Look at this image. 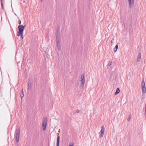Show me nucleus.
Masks as SVG:
<instances>
[{
	"label": "nucleus",
	"mask_w": 146,
	"mask_h": 146,
	"mask_svg": "<svg viewBox=\"0 0 146 146\" xmlns=\"http://www.w3.org/2000/svg\"><path fill=\"white\" fill-rule=\"evenodd\" d=\"M60 37L59 35L57 34L56 36V46L58 49L60 50L61 49V46L60 43Z\"/></svg>",
	"instance_id": "obj_1"
},
{
	"label": "nucleus",
	"mask_w": 146,
	"mask_h": 146,
	"mask_svg": "<svg viewBox=\"0 0 146 146\" xmlns=\"http://www.w3.org/2000/svg\"><path fill=\"white\" fill-rule=\"evenodd\" d=\"M47 119V117L44 118L42 120V129L43 130H45L46 129Z\"/></svg>",
	"instance_id": "obj_2"
},
{
	"label": "nucleus",
	"mask_w": 146,
	"mask_h": 146,
	"mask_svg": "<svg viewBox=\"0 0 146 146\" xmlns=\"http://www.w3.org/2000/svg\"><path fill=\"white\" fill-rule=\"evenodd\" d=\"M141 85L142 86V92L144 93H145L146 92V88L145 87V83L143 79V80L142 81Z\"/></svg>",
	"instance_id": "obj_3"
},
{
	"label": "nucleus",
	"mask_w": 146,
	"mask_h": 146,
	"mask_svg": "<svg viewBox=\"0 0 146 146\" xmlns=\"http://www.w3.org/2000/svg\"><path fill=\"white\" fill-rule=\"evenodd\" d=\"M81 83L80 84L81 88H83L84 87V85L85 82L84 74H82L81 77Z\"/></svg>",
	"instance_id": "obj_4"
},
{
	"label": "nucleus",
	"mask_w": 146,
	"mask_h": 146,
	"mask_svg": "<svg viewBox=\"0 0 146 146\" xmlns=\"http://www.w3.org/2000/svg\"><path fill=\"white\" fill-rule=\"evenodd\" d=\"M20 133V131L19 129L16 131L15 137L16 139V141L17 143L19 142V140Z\"/></svg>",
	"instance_id": "obj_5"
},
{
	"label": "nucleus",
	"mask_w": 146,
	"mask_h": 146,
	"mask_svg": "<svg viewBox=\"0 0 146 146\" xmlns=\"http://www.w3.org/2000/svg\"><path fill=\"white\" fill-rule=\"evenodd\" d=\"M25 28V26H23L22 25H20L18 26V29L19 32L21 33V34H22L23 32V31Z\"/></svg>",
	"instance_id": "obj_6"
},
{
	"label": "nucleus",
	"mask_w": 146,
	"mask_h": 146,
	"mask_svg": "<svg viewBox=\"0 0 146 146\" xmlns=\"http://www.w3.org/2000/svg\"><path fill=\"white\" fill-rule=\"evenodd\" d=\"M101 128L102 129L101 130V131L100 132V136L102 137L104 135V133L105 128L103 126H102Z\"/></svg>",
	"instance_id": "obj_7"
},
{
	"label": "nucleus",
	"mask_w": 146,
	"mask_h": 146,
	"mask_svg": "<svg viewBox=\"0 0 146 146\" xmlns=\"http://www.w3.org/2000/svg\"><path fill=\"white\" fill-rule=\"evenodd\" d=\"M129 7L131 8L133 5L134 3L133 0H128Z\"/></svg>",
	"instance_id": "obj_8"
},
{
	"label": "nucleus",
	"mask_w": 146,
	"mask_h": 146,
	"mask_svg": "<svg viewBox=\"0 0 146 146\" xmlns=\"http://www.w3.org/2000/svg\"><path fill=\"white\" fill-rule=\"evenodd\" d=\"M28 89L29 90H31V82L29 81L28 82Z\"/></svg>",
	"instance_id": "obj_9"
},
{
	"label": "nucleus",
	"mask_w": 146,
	"mask_h": 146,
	"mask_svg": "<svg viewBox=\"0 0 146 146\" xmlns=\"http://www.w3.org/2000/svg\"><path fill=\"white\" fill-rule=\"evenodd\" d=\"M118 48V46L117 44L114 47V48H113V50L114 52H115L117 51V50Z\"/></svg>",
	"instance_id": "obj_10"
},
{
	"label": "nucleus",
	"mask_w": 146,
	"mask_h": 146,
	"mask_svg": "<svg viewBox=\"0 0 146 146\" xmlns=\"http://www.w3.org/2000/svg\"><path fill=\"white\" fill-rule=\"evenodd\" d=\"M120 92V90L119 88H117L116 89V92L115 93V95H116L118 94Z\"/></svg>",
	"instance_id": "obj_11"
},
{
	"label": "nucleus",
	"mask_w": 146,
	"mask_h": 146,
	"mask_svg": "<svg viewBox=\"0 0 146 146\" xmlns=\"http://www.w3.org/2000/svg\"><path fill=\"white\" fill-rule=\"evenodd\" d=\"M60 139V137L59 136H58L57 137V143H56V144H57L58 145H59Z\"/></svg>",
	"instance_id": "obj_12"
},
{
	"label": "nucleus",
	"mask_w": 146,
	"mask_h": 146,
	"mask_svg": "<svg viewBox=\"0 0 146 146\" xmlns=\"http://www.w3.org/2000/svg\"><path fill=\"white\" fill-rule=\"evenodd\" d=\"M137 58H141V53L140 52L139 53Z\"/></svg>",
	"instance_id": "obj_13"
},
{
	"label": "nucleus",
	"mask_w": 146,
	"mask_h": 146,
	"mask_svg": "<svg viewBox=\"0 0 146 146\" xmlns=\"http://www.w3.org/2000/svg\"><path fill=\"white\" fill-rule=\"evenodd\" d=\"M131 114H130L129 116V117L127 119V120L128 121H129L131 119Z\"/></svg>",
	"instance_id": "obj_14"
},
{
	"label": "nucleus",
	"mask_w": 146,
	"mask_h": 146,
	"mask_svg": "<svg viewBox=\"0 0 146 146\" xmlns=\"http://www.w3.org/2000/svg\"><path fill=\"white\" fill-rule=\"evenodd\" d=\"M111 63L112 62L111 61H110L108 64V66H110L111 65Z\"/></svg>",
	"instance_id": "obj_15"
},
{
	"label": "nucleus",
	"mask_w": 146,
	"mask_h": 146,
	"mask_svg": "<svg viewBox=\"0 0 146 146\" xmlns=\"http://www.w3.org/2000/svg\"><path fill=\"white\" fill-rule=\"evenodd\" d=\"M74 143L73 142H71L70 143L69 146H74Z\"/></svg>",
	"instance_id": "obj_16"
},
{
	"label": "nucleus",
	"mask_w": 146,
	"mask_h": 146,
	"mask_svg": "<svg viewBox=\"0 0 146 146\" xmlns=\"http://www.w3.org/2000/svg\"><path fill=\"white\" fill-rule=\"evenodd\" d=\"M21 35V33H20L19 32V31L17 34V35L18 36H19Z\"/></svg>",
	"instance_id": "obj_17"
},
{
	"label": "nucleus",
	"mask_w": 146,
	"mask_h": 146,
	"mask_svg": "<svg viewBox=\"0 0 146 146\" xmlns=\"http://www.w3.org/2000/svg\"><path fill=\"white\" fill-rule=\"evenodd\" d=\"M80 111L79 110H77L76 111V113H80Z\"/></svg>",
	"instance_id": "obj_18"
},
{
	"label": "nucleus",
	"mask_w": 146,
	"mask_h": 146,
	"mask_svg": "<svg viewBox=\"0 0 146 146\" xmlns=\"http://www.w3.org/2000/svg\"><path fill=\"white\" fill-rule=\"evenodd\" d=\"M21 97L22 98L24 97L23 94H21Z\"/></svg>",
	"instance_id": "obj_19"
},
{
	"label": "nucleus",
	"mask_w": 146,
	"mask_h": 146,
	"mask_svg": "<svg viewBox=\"0 0 146 146\" xmlns=\"http://www.w3.org/2000/svg\"><path fill=\"white\" fill-rule=\"evenodd\" d=\"M1 5L2 8V9H3V5L2 0H1Z\"/></svg>",
	"instance_id": "obj_20"
},
{
	"label": "nucleus",
	"mask_w": 146,
	"mask_h": 146,
	"mask_svg": "<svg viewBox=\"0 0 146 146\" xmlns=\"http://www.w3.org/2000/svg\"><path fill=\"white\" fill-rule=\"evenodd\" d=\"M113 40H114V39L113 38H112V39L111 40V44H112L113 43Z\"/></svg>",
	"instance_id": "obj_21"
},
{
	"label": "nucleus",
	"mask_w": 146,
	"mask_h": 146,
	"mask_svg": "<svg viewBox=\"0 0 146 146\" xmlns=\"http://www.w3.org/2000/svg\"><path fill=\"white\" fill-rule=\"evenodd\" d=\"M141 60V58H137V61L139 62Z\"/></svg>",
	"instance_id": "obj_22"
},
{
	"label": "nucleus",
	"mask_w": 146,
	"mask_h": 146,
	"mask_svg": "<svg viewBox=\"0 0 146 146\" xmlns=\"http://www.w3.org/2000/svg\"><path fill=\"white\" fill-rule=\"evenodd\" d=\"M21 37L23 39V33H22V34H21Z\"/></svg>",
	"instance_id": "obj_23"
},
{
	"label": "nucleus",
	"mask_w": 146,
	"mask_h": 146,
	"mask_svg": "<svg viewBox=\"0 0 146 146\" xmlns=\"http://www.w3.org/2000/svg\"><path fill=\"white\" fill-rule=\"evenodd\" d=\"M21 94H23V89L22 90H21Z\"/></svg>",
	"instance_id": "obj_24"
},
{
	"label": "nucleus",
	"mask_w": 146,
	"mask_h": 146,
	"mask_svg": "<svg viewBox=\"0 0 146 146\" xmlns=\"http://www.w3.org/2000/svg\"><path fill=\"white\" fill-rule=\"evenodd\" d=\"M145 115L146 116V108H145Z\"/></svg>",
	"instance_id": "obj_25"
},
{
	"label": "nucleus",
	"mask_w": 146,
	"mask_h": 146,
	"mask_svg": "<svg viewBox=\"0 0 146 146\" xmlns=\"http://www.w3.org/2000/svg\"><path fill=\"white\" fill-rule=\"evenodd\" d=\"M23 0H21V3H23Z\"/></svg>",
	"instance_id": "obj_26"
},
{
	"label": "nucleus",
	"mask_w": 146,
	"mask_h": 146,
	"mask_svg": "<svg viewBox=\"0 0 146 146\" xmlns=\"http://www.w3.org/2000/svg\"><path fill=\"white\" fill-rule=\"evenodd\" d=\"M59 145H58L57 144H56V146H59Z\"/></svg>",
	"instance_id": "obj_27"
},
{
	"label": "nucleus",
	"mask_w": 146,
	"mask_h": 146,
	"mask_svg": "<svg viewBox=\"0 0 146 146\" xmlns=\"http://www.w3.org/2000/svg\"><path fill=\"white\" fill-rule=\"evenodd\" d=\"M21 23V21H20L19 24H20Z\"/></svg>",
	"instance_id": "obj_28"
},
{
	"label": "nucleus",
	"mask_w": 146,
	"mask_h": 146,
	"mask_svg": "<svg viewBox=\"0 0 146 146\" xmlns=\"http://www.w3.org/2000/svg\"><path fill=\"white\" fill-rule=\"evenodd\" d=\"M145 108H146V104H145Z\"/></svg>",
	"instance_id": "obj_29"
},
{
	"label": "nucleus",
	"mask_w": 146,
	"mask_h": 146,
	"mask_svg": "<svg viewBox=\"0 0 146 146\" xmlns=\"http://www.w3.org/2000/svg\"><path fill=\"white\" fill-rule=\"evenodd\" d=\"M42 1V0H41Z\"/></svg>",
	"instance_id": "obj_30"
},
{
	"label": "nucleus",
	"mask_w": 146,
	"mask_h": 146,
	"mask_svg": "<svg viewBox=\"0 0 146 146\" xmlns=\"http://www.w3.org/2000/svg\"><path fill=\"white\" fill-rule=\"evenodd\" d=\"M129 146H130V145H129Z\"/></svg>",
	"instance_id": "obj_31"
}]
</instances>
